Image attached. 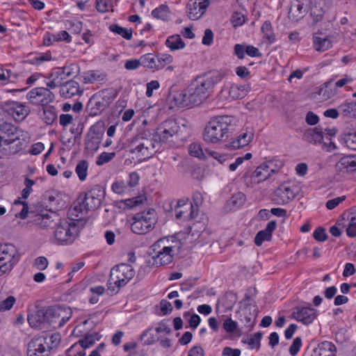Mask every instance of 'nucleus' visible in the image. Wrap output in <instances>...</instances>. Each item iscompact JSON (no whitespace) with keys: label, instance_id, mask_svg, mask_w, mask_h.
I'll list each match as a JSON object with an SVG mask.
<instances>
[{"label":"nucleus","instance_id":"1","mask_svg":"<svg viewBox=\"0 0 356 356\" xmlns=\"http://www.w3.org/2000/svg\"><path fill=\"white\" fill-rule=\"evenodd\" d=\"M237 120L231 115H219L210 120L203 134L204 140L217 143L226 140L236 130Z\"/></svg>","mask_w":356,"mask_h":356},{"label":"nucleus","instance_id":"2","mask_svg":"<svg viewBox=\"0 0 356 356\" xmlns=\"http://www.w3.org/2000/svg\"><path fill=\"white\" fill-rule=\"evenodd\" d=\"M223 78L218 71H211L197 77L188 86L195 99L201 104L209 98L213 92L215 86Z\"/></svg>","mask_w":356,"mask_h":356},{"label":"nucleus","instance_id":"3","mask_svg":"<svg viewBox=\"0 0 356 356\" xmlns=\"http://www.w3.org/2000/svg\"><path fill=\"white\" fill-rule=\"evenodd\" d=\"M24 131L15 125L3 122L0 124V147L6 154H15L22 149Z\"/></svg>","mask_w":356,"mask_h":356},{"label":"nucleus","instance_id":"4","mask_svg":"<svg viewBox=\"0 0 356 356\" xmlns=\"http://www.w3.org/2000/svg\"><path fill=\"white\" fill-rule=\"evenodd\" d=\"M83 226L82 218H59L54 228V239L58 244L70 245L78 237Z\"/></svg>","mask_w":356,"mask_h":356},{"label":"nucleus","instance_id":"5","mask_svg":"<svg viewBox=\"0 0 356 356\" xmlns=\"http://www.w3.org/2000/svg\"><path fill=\"white\" fill-rule=\"evenodd\" d=\"M118 90L106 88L94 94L86 104V111L90 116H96L105 111L117 97Z\"/></svg>","mask_w":356,"mask_h":356},{"label":"nucleus","instance_id":"6","mask_svg":"<svg viewBox=\"0 0 356 356\" xmlns=\"http://www.w3.org/2000/svg\"><path fill=\"white\" fill-rule=\"evenodd\" d=\"M159 143L155 137H147L140 134L134 138L129 145V152L136 154L139 160L151 157L159 149Z\"/></svg>","mask_w":356,"mask_h":356},{"label":"nucleus","instance_id":"7","mask_svg":"<svg viewBox=\"0 0 356 356\" xmlns=\"http://www.w3.org/2000/svg\"><path fill=\"white\" fill-rule=\"evenodd\" d=\"M133 267L127 264H121L111 268L107 282L108 290L115 291L116 288L125 286L135 275Z\"/></svg>","mask_w":356,"mask_h":356},{"label":"nucleus","instance_id":"8","mask_svg":"<svg viewBox=\"0 0 356 356\" xmlns=\"http://www.w3.org/2000/svg\"><path fill=\"white\" fill-rule=\"evenodd\" d=\"M168 239L160 238L150 248L152 252L149 254L153 260V264L156 266H164L170 264L173 259V247L167 245Z\"/></svg>","mask_w":356,"mask_h":356},{"label":"nucleus","instance_id":"9","mask_svg":"<svg viewBox=\"0 0 356 356\" xmlns=\"http://www.w3.org/2000/svg\"><path fill=\"white\" fill-rule=\"evenodd\" d=\"M104 191L99 185H95L85 195L81 202H79L78 205H75L73 211L87 212L90 210H95L99 208L102 204V200L104 197Z\"/></svg>","mask_w":356,"mask_h":356},{"label":"nucleus","instance_id":"10","mask_svg":"<svg viewBox=\"0 0 356 356\" xmlns=\"http://www.w3.org/2000/svg\"><path fill=\"white\" fill-rule=\"evenodd\" d=\"M72 316V310L65 305L47 307V323L54 329L62 327Z\"/></svg>","mask_w":356,"mask_h":356},{"label":"nucleus","instance_id":"11","mask_svg":"<svg viewBox=\"0 0 356 356\" xmlns=\"http://www.w3.org/2000/svg\"><path fill=\"white\" fill-rule=\"evenodd\" d=\"M20 254L13 244L0 245V276L10 272L19 261Z\"/></svg>","mask_w":356,"mask_h":356},{"label":"nucleus","instance_id":"12","mask_svg":"<svg viewBox=\"0 0 356 356\" xmlns=\"http://www.w3.org/2000/svg\"><path fill=\"white\" fill-rule=\"evenodd\" d=\"M55 96L50 89L37 87L31 90L26 95V99L32 104L47 106L54 100Z\"/></svg>","mask_w":356,"mask_h":356},{"label":"nucleus","instance_id":"13","mask_svg":"<svg viewBox=\"0 0 356 356\" xmlns=\"http://www.w3.org/2000/svg\"><path fill=\"white\" fill-rule=\"evenodd\" d=\"M30 215L33 223L41 229L55 228L60 218L56 212L49 210L41 211L37 213L31 211Z\"/></svg>","mask_w":356,"mask_h":356},{"label":"nucleus","instance_id":"14","mask_svg":"<svg viewBox=\"0 0 356 356\" xmlns=\"http://www.w3.org/2000/svg\"><path fill=\"white\" fill-rule=\"evenodd\" d=\"M168 101L180 108L200 105L189 87L181 92H171Z\"/></svg>","mask_w":356,"mask_h":356},{"label":"nucleus","instance_id":"15","mask_svg":"<svg viewBox=\"0 0 356 356\" xmlns=\"http://www.w3.org/2000/svg\"><path fill=\"white\" fill-rule=\"evenodd\" d=\"M2 109L8 115H12L16 122H22L30 113V108L28 106L15 101L3 102Z\"/></svg>","mask_w":356,"mask_h":356},{"label":"nucleus","instance_id":"16","mask_svg":"<svg viewBox=\"0 0 356 356\" xmlns=\"http://www.w3.org/2000/svg\"><path fill=\"white\" fill-rule=\"evenodd\" d=\"M179 130V126L176 120L169 119L163 122L156 129L155 138L159 143L166 142L170 138L176 135Z\"/></svg>","mask_w":356,"mask_h":356},{"label":"nucleus","instance_id":"17","mask_svg":"<svg viewBox=\"0 0 356 356\" xmlns=\"http://www.w3.org/2000/svg\"><path fill=\"white\" fill-rule=\"evenodd\" d=\"M198 212L199 209L194 207L192 202L179 200L175 208V217L177 219L192 220L197 218Z\"/></svg>","mask_w":356,"mask_h":356},{"label":"nucleus","instance_id":"18","mask_svg":"<svg viewBox=\"0 0 356 356\" xmlns=\"http://www.w3.org/2000/svg\"><path fill=\"white\" fill-rule=\"evenodd\" d=\"M296 193L295 188L282 184L275 191L272 199L277 204H285L296 196Z\"/></svg>","mask_w":356,"mask_h":356},{"label":"nucleus","instance_id":"19","mask_svg":"<svg viewBox=\"0 0 356 356\" xmlns=\"http://www.w3.org/2000/svg\"><path fill=\"white\" fill-rule=\"evenodd\" d=\"M317 316V310L311 307H296L292 312L293 318L307 325L311 324Z\"/></svg>","mask_w":356,"mask_h":356},{"label":"nucleus","instance_id":"20","mask_svg":"<svg viewBox=\"0 0 356 356\" xmlns=\"http://www.w3.org/2000/svg\"><path fill=\"white\" fill-rule=\"evenodd\" d=\"M46 345L47 339L44 337L33 338L28 344L27 356H49L50 352Z\"/></svg>","mask_w":356,"mask_h":356},{"label":"nucleus","instance_id":"21","mask_svg":"<svg viewBox=\"0 0 356 356\" xmlns=\"http://www.w3.org/2000/svg\"><path fill=\"white\" fill-rule=\"evenodd\" d=\"M210 2L209 0H189L187 4V13L192 20L200 19L205 13Z\"/></svg>","mask_w":356,"mask_h":356},{"label":"nucleus","instance_id":"22","mask_svg":"<svg viewBox=\"0 0 356 356\" xmlns=\"http://www.w3.org/2000/svg\"><path fill=\"white\" fill-rule=\"evenodd\" d=\"M273 163H263L254 171L251 176V181L254 184H259L275 173V170L272 168Z\"/></svg>","mask_w":356,"mask_h":356},{"label":"nucleus","instance_id":"23","mask_svg":"<svg viewBox=\"0 0 356 356\" xmlns=\"http://www.w3.org/2000/svg\"><path fill=\"white\" fill-rule=\"evenodd\" d=\"M277 222L275 220H271L268 224L266 227L259 231L254 237V243L257 246L261 245L264 241H270L272 238V234L275 230Z\"/></svg>","mask_w":356,"mask_h":356},{"label":"nucleus","instance_id":"24","mask_svg":"<svg viewBox=\"0 0 356 356\" xmlns=\"http://www.w3.org/2000/svg\"><path fill=\"white\" fill-rule=\"evenodd\" d=\"M81 93L82 90H80L79 83L73 80L62 83L60 88V94L64 98H71Z\"/></svg>","mask_w":356,"mask_h":356},{"label":"nucleus","instance_id":"25","mask_svg":"<svg viewBox=\"0 0 356 356\" xmlns=\"http://www.w3.org/2000/svg\"><path fill=\"white\" fill-rule=\"evenodd\" d=\"M254 137L252 127H247L236 138L230 143L232 149H239L249 144Z\"/></svg>","mask_w":356,"mask_h":356},{"label":"nucleus","instance_id":"26","mask_svg":"<svg viewBox=\"0 0 356 356\" xmlns=\"http://www.w3.org/2000/svg\"><path fill=\"white\" fill-rule=\"evenodd\" d=\"M28 322L32 327H38L42 323H47V307H42L35 313L29 314Z\"/></svg>","mask_w":356,"mask_h":356},{"label":"nucleus","instance_id":"27","mask_svg":"<svg viewBox=\"0 0 356 356\" xmlns=\"http://www.w3.org/2000/svg\"><path fill=\"white\" fill-rule=\"evenodd\" d=\"M28 322L32 327H38L42 323H47V307H42L35 313L29 314Z\"/></svg>","mask_w":356,"mask_h":356},{"label":"nucleus","instance_id":"28","mask_svg":"<svg viewBox=\"0 0 356 356\" xmlns=\"http://www.w3.org/2000/svg\"><path fill=\"white\" fill-rule=\"evenodd\" d=\"M337 348L332 342L325 341L314 349L312 356H335Z\"/></svg>","mask_w":356,"mask_h":356},{"label":"nucleus","instance_id":"29","mask_svg":"<svg viewBox=\"0 0 356 356\" xmlns=\"http://www.w3.org/2000/svg\"><path fill=\"white\" fill-rule=\"evenodd\" d=\"M336 169L340 172L356 170V156H343L336 163Z\"/></svg>","mask_w":356,"mask_h":356},{"label":"nucleus","instance_id":"30","mask_svg":"<svg viewBox=\"0 0 356 356\" xmlns=\"http://www.w3.org/2000/svg\"><path fill=\"white\" fill-rule=\"evenodd\" d=\"M304 139L309 143L314 144H320L323 140L322 128L315 127L306 130L304 134Z\"/></svg>","mask_w":356,"mask_h":356},{"label":"nucleus","instance_id":"31","mask_svg":"<svg viewBox=\"0 0 356 356\" xmlns=\"http://www.w3.org/2000/svg\"><path fill=\"white\" fill-rule=\"evenodd\" d=\"M132 220L131 229L136 234H145L153 229L149 225L147 226V222H144L136 213L132 217Z\"/></svg>","mask_w":356,"mask_h":356},{"label":"nucleus","instance_id":"32","mask_svg":"<svg viewBox=\"0 0 356 356\" xmlns=\"http://www.w3.org/2000/svg\"><path fill=\"white\" fill-rule=\"evenodd\" d=\"M339 108L343 118L356 119V102H345L339 106Z\"/></svg>","mask_w":356,"mask_h":356},{"label":"nucleus","instance_id":"33","mask_svg":"<svg viewBox=\"0 0 356 356\" xmlns=\"http://www.w3.org/2000/svg\"><path fill=\"white\" fill-rule=\"evenodd\" d=\"M322 4V1L313 0L311 1L310 15L313 17L314 23H317L323 19L325 10Z\"/></svg>","mask_w":356,"mask_h":356},{"label":"nucleus","instance_id":"34","mask_svg":"<svg viewBox=\"0 0 356 356\" xmlns=\"http://www.w3.org/2000/svg\"><path fill=\"white\" fill-rule=\"evenodd\" d=\"M136 214L144 222H147V226L149 225V227L154 228L158 218L156 211L154 209H148Z\"/></svg>","mask_w":356,"mask_h":356},{"label":"nucleus","instance_id":"35","mask_svg":"<svg viewBox=\"0 0 356 356\" xmlns=\"http://www.w3.org/2000/svg\"><path fill=\"white\" fill-rule=\"evenodd\" d=\"M307 12L304 4L299 2L291 6L289 12V17L293 21L298 22L305 16Z\"/></svg>","mask_w":356,"mask_h":356},{"label":"nucleus","instance_id":"36","mask_svg":"<svg viewBox=\"0 0 356 356\" xmlns=\"http://www.w3.org/2000/svg\"><path fill=\"white\" fill-rule=\"evenodd\" d=\"M165 45L170 48L171 51L181 49L185 47L179 35H174L168 37L165 41Z\"/></svg>","mask_w":356,"mask_h":356},{"label":"nucleus","instance_id":"37","mask_svg":"<svg viewBox=\"0 0 356 356\" xmlns=\"http://www.w3.org/2000/svg\"><path fill=\"white\" fill-rule=\"evenodd\" d=\"M263 334L260 332L251 335L250 338L243 339L241 342L248 344L250 349L259 350L261 347V339Z\"/></svg>","mask_w":356,"mask_h":356},{"label":"nucleus","instance_id":"38","mask_svg":"<svg viewBox=\"0 0 356 356\" xmlns=\"http://www.w3.org/2000/svg\"><path fill=\"white\" fill-rule=\"evenodd\" d=\"M341 139L347 147L356 151V130L344 132L341 136Z\"/></svg>","mask_w":356,"mask_h":356},{"label":"nucleus","instance_id":"39","mask_svg":"<svg viewBox=\"0 0 356 356\" xmlns=\"http://www.w3.org/2000/svg\"><path fill=\"white\" fill-rule=\"evenodd\" d=\"M100 141L101 136L98 134L88 136L85 142L86 149L92 153L96 152L99 149Z\"/></svg>","mask_w":356,"mask_h":356},{"label":"nucleus","instance_id":"40","mask_svg":"<svg viewBox=\"0 0 356 356\" xmlns=\"http://www.w3.org/2000/svg\"><path fill=\"white\" fill-rule=\"evenodd\" d=\"M141 65L149 69H159L157 60L155 56L152 54H147L141 56L140 58Z\"/></svg>","mask_w":356,"mask_h":356},{"label":"nucleus","instance_id":"41","mask_svg":"<svg viewBox=\"0 0 356 356\" xmlns=\"http://www.w3.org/2000/svg\"><path fill=\"white\" fill-rule=\"evenodd\" d=\"M246 95L243 86L233 84L229 89V97L232 99H242Z\"/></svg>","mask_w":356,"mask_h":356},{"label":"nucleus","instance_id":"42","mask_svg":"<svg viewBox=\"0 0 356 356\" xmlns=\"http://www.w3.org/2000/svg\"><path fill=\"white\" fill-rule=\"evenodd\" d=\"M170 10L166 4H161L158 8L152 11V15L163 21H166L169 17Z\"/></svg>","mask_w":356,"mask_h":356},{"label":"nucleus","instance_id":"43","mask_svg":"<svg viewBox=\"0 0 356 356\" xmlns=\"http://www.w3.org/2000/svg\"><path fill=\"white\" fill-rule=\"evenodd\" d=\"M261 31L265 38L269 44H272L275 41V35L273 33L271 23L269 21H266L261 26Z\"/></svg>","mask_w":356,"mask_h":356},{"label":"nucleus","instance_id":"44","mask_svg":"<svg viewBox=\"0 0 356 356\" xmlns=\"http://www.w3.org/2000/svg\"><path fill=\"white\" fill-rule=\"evenodd\" d=\"M109 30L113 33L121 35L126 40H131L132 38V29H127L119 26L117 24H111L109 26Z\"/></svg>","mask_w":356,"mask_h":356},{"label":"nucleus","instance_id":"45","mask_svg":"<svg viewBox=\"0 0 356 356\" xmlns=\"http://www.w3.org/2000/svg\"><path fill=\"white\" fill-rule=\"evenodd\" d=\"M245 201V196L243 193L238 192L234 194L228 202V204L233 209H237L241 207Z\"/></svg>","mask_w":356,"mask_h":356},{"label":"nucleus","instance_id":"46","mask_svg":"<svg viewBox=\"0 0 356 356\" xmlns=\"http://www.w3.org/2000/svg\"><path fill=\"white\" fill-rule=\"evenodd\" d=\"M88 163L86 160H81L77 163L75 172L81 181L86 180L88 175Z\"/></svg>","mask_w":356,"mask_h":356},{"label":"nucleus","instance_id":"47","mask_svg":"<svg viewBox=\"0 0 356 356\" xmlns=\"http://www.w3.org/2000/svg\"><path fill=\"white\" fill-rule=\"evenodd\" d=\"M104 79V75L99 74L94 70H90L84 73L83 82L85 83H92L95 81H101Z\"/></svg>","mask_w":356,"mask_h":356},{"label":"nucleus","instance_id":"48","mask_svg":"<svg viewBox=\"0 0 356 356\" xmlns=\"http://www.w3.org/2000/svg\"><path fill=\"white\" fill-rule=\"evenodd\" d=\"M44 337L47 339L46 347L49 349L50 353L52 349L57 348L61 340V336L58 332H55Z\"/></svg>","mask_w":356,"mask_h":356},{"label":"nucleus","instance_id":"49","mask_svg":"<svg viewBox=\"0 0 356 356\" xmlns=\"http://www.w3.org/2000/svg\"><path fill=\"white\" fill-rule=\"evenodd\" d=\"M314 44L316 50L318 51H324L331 47V42L328 39L320 37H315Z\"/></svg>","mask_w":356,"mask_h":356},{"label":"nucleus","instance_id":"50","mask_svg":"<svg viewBox=\"0 0 356 356\" xmlns=\"http://www.w3.org/2000/svg\"><path fill=\"white\" fill-rule=\"evenodd\" d=\"M42 114L41 118L47 124H51L56 119V114L51 108H42Z\"/></svg>","mask_w":356,"mask_h":356},{"label":"nucleus","instance_id":"51","mask_svg":"<svg viewBox=\"0 0 356 356\" xmlns=\"http://www.w3.org/2000/svg\"><path fill=\"white\" fill-rule=\"evenodd\" d=\"M97 336V333H95L94 334H86L82 339L78 341V343L85 349L88 348L95 343V339L99 340L97 337L95 338Z\"/></svg>","mask_w":356,"mask_h":356},{"label":"nucleus","instance_id":"52","mask_svg":"<svg viewBox=\"0 0 356 356\" xmlns=\"http://www.w3.org/2000/svg\"><path fill=\"white\" fill-rule=\"evenodd\" d=\"M115 156V152H102L99 155L96 161L97 165H102L111 161Z\"/></svg>","mask_w":356,"mask_h":356},{"label":"nucleus","instance_id":"53","mask_svg":"<svg viewBox=\"0 0 356 356\" xmlns=\"http://www.w3.org/2000/svg\"><path fill=\"white\" fill-rule=\"evenodd\" d=\"M35 184V181L26 177L24 180L25 188L22 191V197L23 199H26L32 193V187Z\"/></svg>","mask_w":356,"mask_h":356},{"label":"nucleus","instance_id":"54","mask_svg":"<svg viewBox=\"0 0 356 356\" xmlns=\"http://www.w3.org/2000/svg\"><path fill=\"white\" fill-rule=\"evenodd\" d=\"M172 60V56L170 54H163L157 56L156 60L159 68H162L165 65L171 63Z\"/></svg>","mask_w":356,"mask_h":356},{"label":"nucleus","instance_id":"55","mask_svg":"<svg viewBox=\"0 0 356 356\" xmlns=\"http://www.w3.org/2000/svg\"><path fill=\"white\" fill-rule=\"evenodd\" d=\"M79 67L76 64H72L70 66L62 67L65 79L70 77L76 74L79 72Z\"/></svg>","mask_w":356,"mask_h":356},{"label":"nucleus","instance_id":"56","mask_svg":"<svg viewBox=\"0 0 356 356\" xmlns=\"http://www.w3.org/2000/svg\"><path fill=\"white\" fill-rule=\"evenodd\" d=\"M111 7V0H97L96 8L99 12H107Z\"/></svg>","mask_w":356,"mask_h":356},{"label":"nucleus","instance_id":"57","mask_svg":"<svg viewBox=\"0 0 356 356\" xmlns=\"http://www.w3.org/2000/svg\"><path fill=\"white\" fill-rule=\"evenodd\" d=\"M48 264L47 259L45 257L40 256L35 259L33 266L38 270H44L47 268Z\"/></svg>","mask_w":356,"mask_h":356},{"label":"nucleus","instance_id":"58","mask_svg":"<svg viewBox=\"0 0 356 356\" xmlns=\"http://www.w3.org/2000/svg\"><path fill=\"white\" fill-rule=\"evenodd\" d=\"M15 300L14 296H8L6 300L0 302V311L3 312L10 309L15 302Z\"/></svg>","mask_w":356,"mask_h":356},{"label":"nucleus","instance_id":"59","mask_svg":"<svg viewBox=\"0 0 356 356\" xmlns=\"http://www.w3.org/2000/svg\"><path fill=\"white\" fill-rule=\"evenodd\" d=\"M51 57L47 54H40L31 59H29L26 62L33 65H38L45 60H49Z\"/></svg>","mask_w":356,"mask_h":356},{"label":"nucleus","instance_id":"60","mask_svg":"<svg viewBox=\"0 0 356 356\" xmlns=\"http://www.w3.org/2000/svg\"><path fill=\"white\" fill-rule=\"evenodd\" d=\"M302 346V339L300 337H296L294 339L292 344L289 348V353L291 356H295L299 352Z\"/></svg>","mask_w":356,"mask_h":356},{"label":"nucleus","instance_id":"61","mask_svg":"<svg viewBox=\"0 0 356 356\" xmlns=\"http://www.w3.org/2000/svg\"><path fill=\"white\" fill-rule=\"evenodd\" d=\"M313 236L316 241L320 242L325 241L327 238L325 229L321 227H319L314 230L313 232Z\"/></svg>","mask_w":356,"mask_h":356},{"label":"nucleus","instance_id":"62","mask_svg":"<svg viewBox=\"0 0 356 356\" xmlns=\"http://www.w3.org/2000/svg\"><path fill=\"white\" fill-rule=\"evenodd\" d=\"M245 44H236L234 47V54L238 59H243L245 54Z\"/></svg>","mask_w":356,"mask_h":356},{"label":"nucleus","instance_id":"63","mask_svg":"<svg viewBox=\"0 0 356 356\" xmlns=\"http://www.w3.org/2000/svg\"><path fill=\"white\" fill-rule=\"evenodd\" d=\"M231 21L234 27L240 26L245 23V16L240 13H235L233 14Z\"/></svg>","mask_w":356,"mask_h":356},{"label":"nucleus","instance_id":"64","mask_svg":"<svg viewBox=\"0 0 356 356\" xmlns=\"http://www.w3.org/2000/svg\"><path fill=\"white\" fill-rule=\"evenodd\" d=\"M213 41V33L210 29H207L204 31V36L202 40L203 44L210 46Z\"/></svg>","mask_w":356,"mask_h":356}]
</instances>
